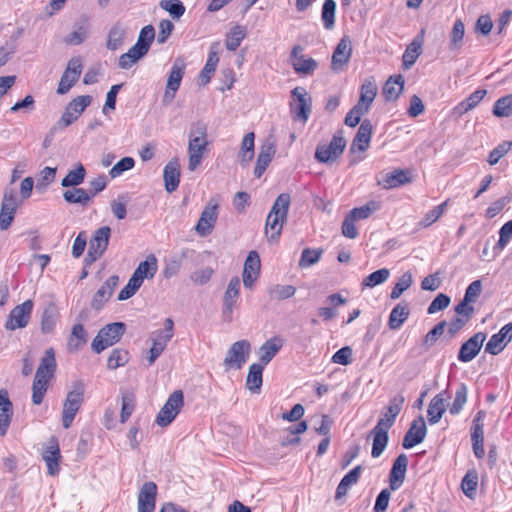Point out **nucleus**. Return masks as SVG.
Here are the masks:
<instances>
[{
    "mask_svg": "<svg viewBox=\"0 0 512 512\" xmlns=\"http://www.w3.org/2000/svg\"><path fill=\"white\" fill-rule=\"evenodd\" d=\"M290 203L291 197L287 193L280 194L274 201L265 224V234L269 242L278 241L283 223L287 220Z\"/></svg>",
    "mask_w": 512,
    "mask_h": 512,
    "instance_id": "nucleus-1",
    "label": "nucleus"
},
{
    "mask_svg": "<svg viewBox=\"0 0 512 512\" xmlns=\"http://www.w3.org/2000/svg\"><path fill=\"white\" fill-rule=\"evenodd\" d=\"M207 127L198 122L192 125L188 136V169L195 171L202 163L207 151Z\"/></svg>",
    "mask_w": 512,
    "mask_h": 512,
    "instance_id": "nucleus-2",
    "label": "nucleus"
},
{
    "mask_svg": "<svg viewBox=\"0 0 512 512\" xmlns=\"http://www.w3.org/2000/svg\"><path fill=\"white\" fill-rule=\"evenodd\" d=\"M84 401V385L80 381L72 384L67 393L62 409V425L65 429L71 427L72 422Z\"/></svg>",
    "mask_w": 512,
    "mask_h": 512,
    "instance_id": "nucleus-3",
    "label": "nucleus"
},
{
    "mask_svg": "<svg viewBox=\"0 0 512 512\" xmlns=\"http://www.w3.org/2000/svg\"><path fill=\"white\" fill-rule=\"evenodd\" d=\"M126 325L123 322H114L105 325L92 341V350L99 354L106 348L117 343L125 333Z\"/></svg>",
    "mask_w": 512,
    "mask_h": 512,
    "instance_id": "nucleus-4",
    "label": "nucleus"
},
{
    "mask_svg": "<svg viewBox=\"0 0 512 512\" xmlns=\"http://www.w3.org/2000/svg\"><path fill=\"white\" fill-rule=\"evenodd\" d=\"M346 147V140L342 132H337L332 137L330 143L319 144L316 147L315 159L320 163H329L337 160Z\"/></svg>",
    "mask_w": 512,
    "mask_h": 512,
    "instance_id": "nucleus-5",
    "label": "nucleus"
},
{
    "mask_svg": "<svg viewBox=\"0 0 512 512\" xmlns=\"http://www.w3.org/2000/svg\"><path fill=\"white\" fill-rule=\"evenodd\" d=\"M183 405V392L181 390H175L169 395L166 403L160 409L156 417V423L161 427L170 425L181 411Z\"/></svg>",
    "mask_w": 512,
    "mask_h": 512,
    "instance_id": "nucleus-6",
    "label": "nucleus"
},
{
    "mask_svg": "<svg viewBox=\"0 0 512 512\" xmlns=\"http://www.w3.org/2000/svg\"><path fill=\"white\" fill-rule=\"evenodd\" d=\"M174 322L171 318H166L164 322V329L156 331L152 334V347L149 350L148 362L152 365L156 359L165 350L168 342L173 337Z\"/></svg>",
    "mask_w": 512,
    "mask_h": 512,
    "instance_id": "nucleus-7",
    "label": "nucleus"
},
{
    "mask_svg": "<svg viewBox=\"0 0 512 512\" xmlns=\"http://www.w3.org/2000/svg\"><path fill=\"white\" fill-rule=\"evenodd\" d=\"M92 97L89 95H82L71 100L61 118L56 124V128L64 129L75 122L83 111L91 104Z\"/></svg>",
    "mask_w": 512,
    "mask_h": 512,
    "instance_id": "nucleus-8",
    "label": "nucleus"
},
{
    "mask_svg": "<svg viewBox=\"0 0 512 512\" xmlns=\"http://www.w3.org/2000/svg\"><path fill=\"white\" fill-rule=\"evenodd\" d=\"M20 204L14 189L5 188L0 209V230L5 231L11 226Z\"/></svg>",
    "mask_w": 512,
    "mask_h": 512,
    "instance_id": "nucleus-9",
    "label": "nucleus"
},
{
    "mask_svg": "<svg viewBox=\"0 0 512 512\" xmlns=\"http://www.w3.org/2000/svg\"><path fill=\"white\" fill-rule=\"evenodd\" d=\"M250 351L251 345L249 341L239 340L234 342L226 353L224 365L227 369H240L247 361Z\"/></svg>",
    "mask_w": 512,
    "mask_h": 512,
    "instance_id": "nucleus-10",
    "label": "nucleus"
},
{
    "mask_svg": "<svg viewBox=\"0 0 512 512\" xmlns=\"http://www.w3.org/2000/svg\"><path fill=\"white\" fill-rule=\"evenodd\" d=\"M33 310V301L26 300L15 306L9 313L5 328L10 331L24 328L28 325Z\"/></svg>",
    "mask_w": 512,
    "mask_h": 512,
    "instance_id": "nucleus-11",
    "label": "nucleus"
},
{
    "mask_svg": "<svg viewBox=\"0 0 512 512\" xmlns=\"http://www.w3.org/2000/svg\"><path fill=\"white\" fill-rule=\"evenodd\" d=\"M291 94L297 101L296 104L291 105L293 119L306 123L312 110V98L303 87L294 88Z\"/></svg>",
    "mask_w": 512,
    "mask_h": 512,
    "instance_id": "nucleus-12",
    "label": "nucleus"
},
{
    "mask_svg": "<svg viewBox=\"0 0 512 512\" xmlns=\"http://www.w3.org/2000/svg\"><path fill=\"white\" fill-rule=\"evenodd\" d=\"M184 73L185 63L180 59L175 60L167 79L166 89L163 96L164 105H169L174 100L176 92L181 85Z\"/></svg>",
    "mask_w": 512,
    "mask_h": 512,
    "instance_id": "nucleus-13",
    "label": "nucleus"
},
{
    "mask_svg": "<svg viewBox=\"0 0 512 512\" xmlns=\"http://www.w3.org/2000/svg\"><path fill=\"white\" fill-rule=\"evenodd\" d=\"M218 202L210 199L203 209L200 218L195 226V231L200 236L209 235L214 229L218 217Z\"/></svg>",
    "mask_w": 512,
    "mask_h": 512,
    "instance_id": "nucleus-14",
    "label": "nucleus"
},
{
    "mask_svg": "<svg viewBox=\"0 0 512 512\" xmlns=\"http://www.w3.org/2000/svg\"><path fill=\"white\" fill-rule=\"evenodd\" d=\"M82 72V62L80 58H72L68 62L67 68L63 73L58 88L57 93L60 95L66 94L71 87L77 82Z\"/></svg>",
    "mask_w": 512,
    "mask_h": 512,
    "instance_id": "nucleus-15",
    "label": "nucleus"
},
{
    "mask_svg": "<svg viewBox=\"0 0 512 512\" xmlns=\"http://www.w3.org/2000/svg\"><path fill=\"white\" fill-rule=\"evenodd\" d=\"M485 339L486 334L483 332H478L470 337L460 347L458 360L464 363L472 361L480 352Z\"/></svg>",
    "mask_w": 512,
    "mask_h": 512,
    "instance_id": "nucleus-16",
    "label": "nucleus"
},
{
    "mask_svg": "<svg viewBox=\"0 0 512 512\" xmlns=\"http://www.w3.org/2000/svg\"><path fill=\"white\" fill-rule=\"evenodd\" d=\"M426 431L427 428L424 418L419 416L411 423L410 428L406 432L402 443L403 447L405 449H411L422 443L426 436Z\"/></svg>",
    "mask_w": 512,
    "mask_h": 512,
    "instance_id": "nucleus-17",
    "label": "nucleus"
},
{
    "mask_svg": "<svg viewBox=\"0 0 512 512\" xmlns=\"http://www.w3.org/2000/svg\"><path fill=\"white\" fill-rule=\"evenodd\" d=\"M372 131L373 127L370 120H363L350 146L349 151L351 154H355L356 152H365L369 148Z\"/></svg>",
    "mask_w": 512,
    "mask_h": 512,
    "instance_id": "nucleus-18",
    "label": "nucleus"
},
{
    "mask_svg": "<svg viewBox=\"0 0 512 512\" xmlns=\"http://www.w3.org/2000/svg\"><path fill=\"white\" fill-rule=\"evenodd\" d=\"M260 257L256 251H250L243 268V284L246 288L251 289L259 277L260 273Z\"/></svg>",
    "mask_w": 512,
    "mask_h": 512,
    "instance_id": "nucleus-19",
    "label": "nucleus"
},
{
    "mask_svg": "<svg viewBox=\"0 0 512 512\" xmlns=\"http://www.w3.org/2000/svg\"><path fill=\"white\" fill-rule=\"evenodd\" d=\"M352 54L351 41L348 37H343L338 42L332 55V70L340 71L349 62Z\"/></svg>",
    "mask_w": 512,
    "mask_h": 512,
    "instance_id": "nucleus-20",
    "label": "nucleus"
},
{
    "mask_svg": "<svg viewBox=\"0 0 512 512\" xmlns=\"http://www.w3.org/2000/svg\"><path fill=\"white\" fill-rule=\"evenodd\" d=\"M42 458L47 465L48 474L55 476L59 473V461L61 458L58 440L56 437H51L48 446L42 454Z\"/></svg>",
    "mask_w": 512,
    "mask_h": 512,
    "instance_id": "nucleus-21",
    "label": "nucleus"
},
{
    "mask_svg": "<svg viewBox=\"0 0 512 512\" xmlns=\"http://www.w3.org/2000/svg\"><path fill=\"white\" fill-rule=\"evenodd\" d=\"M118 282L119 277L117 275L110 276L94 294L91 307L95 310H100L112 296Z\"/></svg>",
    "mask_w": 512,
    "mask_h": 512,
    "instance_id": "nucleus-22",
    "label": "nucleus"
},
{
    "mask_svg": "<svg viewBox=\"0 0 512 512\" xmlns=\"http://www.w3.org/2000/svg\"><path fill=\"white\" fill-rule=\"evenodd\" d=\"M408 466V457L406 454H400L394 461L390 474H389V486L390 489L395 491L399 489L404 480Z\"/></svg>",
    "mask_w": 512,
    "mask_h": 512,
    "instance_id": "nucleus-23",
    "label": "nucleus"
},
{
    "mask_svg": "<svg viewBox=\"0 0 512 512\" xmlns=\"http://www.w3.org/2000/svg\"><path fill=\"white\" fill-rule=\"evenodd\" d=\"M302 47L297 45L295 46L291 51V58H292V66L296 73L298 74H304L309 75L312 74L318 64L317 62L311 58V57H305L304 55L300 54L302 52Z\"/></svg>",
    "mask_w": 512,
    "mask_h": 512,
    "instance_id": "nucleus-24",
    "label": "nucleus"
},
{
    "mask_svg": "<svg viewBox=\"0 0 512 512\" xmlns=\"http://www.w3.org/2000/svg\"><path fill=\"white\" fill-rule=\"evenodd\" d=\"M404 401L405 398L401 394L395 395L391 398L385 412L383 413V417L378 420L377 425L390 429L393 426L396 417L401 412Z\"/></svg>",
    "mask_w": 512,
    "mask_h": 512,
    "instance_id": "nucleus-25",
    "label": "nucleus"
},
{
    "mask_svg": "<svg viewBox=\"0 0 512 512\" xmlns=\"http://www.w3.org/2000/svg\"><path fill=\"white\" fill-rule=\"evenodd\" d=\"M240 287L241 284L239 277L235 276L229 281L223 296V314L225 316L231 317L240 295Z\"/></svg>",
    "mask_w": 512,
    "mask_h": 512,
    "instance_id": "nucleus-26",
    "label": "nucleus"
},
{
    "mask_svg": "<svg viewBox=\"0 0 512 512\" xmlns=\"http://www.w3.org/2000/svg\"><path fill=\"white\" fill-rule=\"evenodd\" d=\"M377 95V85L370 78L366 79L360 87V97L355 106L368 113Z\"/></svg>",
    "mask_w": 512,
    "mask_h": 512,
    "instance_id": "nucleus-27",
    "label": "nucleus"
},
{
    "mask_svg": "<svg viewBox=\"0 0 512 512\" xmlns=\"http://www.w3.org/2000/svg\"><path fill=\"white\" fill-rule=\"evenodd\" d=\"M275 145L272 141H266L261 147L257 157L256 165L254 168V175L257 178H260L265 172L266 168L272 161V158L275 154Z\"/></svg>",
    "mask_w": 512,
    "mask_h": 512,
    "instance_id": "nucleus-28",
    "label": "nucleus"
},
{
    "mask_svg": "<svg viewBox=\"0 0 512 512\" xmlns=\"http://www.w3.org/2000/svg\"><path fill=\"white\" fill-rule=\"evenodd\" d=\"M163 178L167 192L172 193L178 188L180 182V164L177 158L171 159L166 164L163 171Z\"/></svg>",
    "mask_w": 512,
    "mask_h": 512,
    "instance_id": "nucleus-29",
    "label": "nucleus"
},
{
    "mask_svg": "<svg viewBox=\"0 0 512 512\" xmlns=\"http://www.w3.org/2000/svg\"><path fill=\"white\" fill-rule=\"evenodd\" d=\"M110 237L111 228L109 226H102L94 231L88 248L103 256L108 248Z\"/></svg>",
    "mask_w": 512,
    "mask_h": 512,
    "instance_id": "nucleus-30",
    "label": "nucleus"
},
{
    "mask_svg": "<svg viewBox=\"0 0 512 512\" xmlns=\"http://www.w3.org/2000/svg\"><path fill=\"white\" fill-rule=\"evenodd\" d=\"M157 272V259L151 254L146 260L139 263L132 274V278L142 285L144 279H151Z\"/></svg>",
    "mask_w": 512,
    "mask_h": 512,
    "instance_id": "nucleus-31",
    "label": "nucleus"
},
{
    "mask_svg": "<svg viewBox=\"0 0 512 512\" xmlns=\"http://www.w3.org/2000/svg\"><path fill=\"white\" fill-rule=\"evenodd\" d=\"M13 415V405L5 390H0V436H5Z\"/></svg>",
    "mask_w": 512,
    "mask_h": 512,
    "instance_id": "nucleus-32",
    "label": "nucleus"
},
{
    "mask_svg": "<svg viewBox=\"0 0 512 512\" xmlns=\"http://www.w3.org/2000/svg\"><path fill=\"white\" fill-rule=\"evenodd\" d=\"M389 429L381 427L377 425L370 431V436L373 438L371 456L373 458H378L382 455L384 450L387 447L389 437H388Z\"/></svg>",
    "mask_w": 512,
    "mask_h": 512,
    "instance_id": "nucleus-33",
    "label": "nucleus"
},
{
    "mask_svg": "<svg viewBox=\"0 0 512 512\" xmlns=\"http://www.w3.org/2000/svg\"><path fill=\"white\" fill-rule=\"evenodd\" d=\"M283 346V340L279 337H273L267 340L259 348V362L263 366H266L279 352Z\"/></svg>",
    "mask_w": 512,
    "mask_h": 512,
    "instance_id": "nucleus-34",
    "label": "nucleus"
},
{
    "mask_svg": "<svg viewBox=\"0 0 512 512\" xmlns=\"http://www.w3.org/2000/svg\"><path fill=\"white\" fill-rule=\"evenodd\" d=\"M405 80L401 74L392 75L383 87V95L386 101H395L404 90Z\"/></svg>",
    "mask_w": 512,
    "mask_h": 512,
    "instance_id": "nucleus-35",
    "label": "nucleus"
},
{
    "mask_svg": "<svg viewBox=\"0 0 512 512\" xmlns=\"http://www.w3.org/2000/svg\"><path fill=\"white\" fill-rule=\"evenodd\" d=\"M410 315L409 304L407 302L398 303L390 312L388 326L391 330H398L408 319Z\"/></svg>",
    "mask_w": 512,
    "mask_h": 512,
    "instance_id": "nucleus-36",
    "label": "nucleus"
},
{
    "mask_svg": "<svg viewBox=\"0 0 512 512\" xmlns=\"http://www.w3.org/2000/svg\"><path fill=\"white\" fill-rule=\"evenodd\" d=\"M56 370V359L53 348H49L45 351L41 358L40 365L36 370V376L51 379L54 376Z\"/></svg>",
    "mask_w": 512,
    "mask_h": 512,
    "instance_id": "nucleus-37",
    "label": "nucleus"
},
{
    "mask_svg": "<svg viewBox=\"0 0 512 512\" xmlns=\"http://www.w3.org/2000/svg\"><path fill=\"white\" fill-rule=\"evenodd\" d=\"M361 473V465H357L349 473H347L337 486L335 499H340L345 496L348 490L359 481Z\"/></svg>",
    "mask_w": 512,
    "mask_h": 512,
    "instance_id": "nucleus-38",
    "label": "nucleus"
},
{
    "mask_svg": "<svg viewBox=\"0 0 512 512\" xmlns=\"http://www.w3.org/2000/svg\"><path fill=\"white\" fill-rule=\"evenodd\" d=\"M486 94L487 91L485 89H478L474 91L454 108V113L458 116H462L463 114L469 112L482 101Z\"/></svg>",
    "mask_w": 512,
    "mask_h": 512,
    "instance_id": "nucleus-39",
    "label": "nucleus"
},
{
    "mask_svg": "<svg viewBox=\"0 0 512 512\" xmlns=\"http://www.w3.org/2000/svg\"><path fill=\"white\" fill-rule=\"evenodd\" d=\"M410 182L407 173L402 169H396L390 173L385 174L378 184L384 189H391Z\"/></svg>",
    "mask_w": 512,
    "mask_h": 512,
    "instance_id": "nucleus-40",
    "label": "nucleus"
},
{
    "mask_svg": "<svg viewBox=\"0 0 512 512\" xmlns=\"http://www.w3.org/2000/svg\"><path fill=\"white\" fill-rule=\"evenodd\" d=\"M445 402L446 399L443 397V394H438L431 400L427 410L430 424H436L440 421L446 410Z\"/></svg>",
    "mask_w": 512,
    "mask_h": 512,
    "instance_id": "nucleus-41",
    "label": "nucleus"
},
{
    "mask_svg": "<svg viewBox=\"0 0 512 512\" xmlns=\"http://www.w3.org/2000/svg\"><path fill=\"white\" fill-rule=\"evenodd\" d=\"M254 140L255 135L253 132L247 133L242 140L238 152V160L242 166H247L254 157Z\"/></svg>",
    "mask_w": 512,
    "mask_h": 512,
    "instance_id": "nucleus-42",
    "label": "nucleus"
},
{
    "mask_svg": "<svg viewBox=\"0 0 512 512\" xmlns=\"http://www.w3.org/2000/svg\"><path fill=\"white\" fill-rule=\"evenodd\" d=\"M264 368L265 366L260 363H253L249 367L248 375L246 378V386L253 393H257L261 389L262 373Z\"/></svg>",
    "mask_w": 512,
    "mask_h": 512,
    "instance_id": "nucleus-43",
    "label": "nucleus"
},
{
    "mask_svg": "<svg viewBox=\"0 0 512 512\" xmlns=\"http://www.w3.org/2000/svg\"><path fill=\"white\" fill-rule=\"evenodd\" d=\"M63 198L68 203L87 206L91 202L93 195L83 188L74 187L71 190H66L63 193Z\"/></svg>",
    "mask_w": 512,
    "mask_h": 512,
    "instance_id": "nucleus-44",
    "label": "nucleus"
},
{
    "mask_svg": "<svg viewBox=\"0 0 512 512\" xmlns=\"http://www.w3.org/2000/svg\"><path fill=\"white\" fill-rule=\"evenodd\" d=\"M87 342V333L82 324H75L68 341V349L77 352Z\"/></svg>",
    "mask_w": 512,
    "mask_h": 512,
    "instance_id": "nucleus-45",
    "label": "nucleus"
},
{
    "mask_svg": "<svg viewBox=\"0 0 512 512\" xmlns=\"http://www.w3.org/2000/svg\"><path fill=\"white\" fill-rule=\"evenodd\" d=\"M147 53L140 48V45H133L128 52L122 54L119 58V67L122 69L131 68L139 59Z\"/></svg>",
    "mask_w": 512,
    "mask_h": 512,
    "instance_id": "nucleus-46",
    "label": "nucleus"
},
{
    "mask_svg": "<svg viewBox=\"0 0 512 512\" xmlns=\"http://www.w3.org/2000/svg\"><path fill=\"white\" fill-rule=\"evenodd\" d=\"M246 37V29L241 25H235L226 35L225 46L229 51H235Z\"/></svg>",
    "mask_w": 512,
    "mask_h": 512,
    "instance_id": "nucleus-47",
    "label": "nucleus"
},
{
    "mask_svg": "<svg viewBox=\"0 0 512 512\" xmlns=\"http://www.w3.org/2000/svg\"><path fill=\"white\" fill-rule=\"evenodd\" d=\"M86 176L84 166L79 163L75 169L70 170L67 175L62 179L61 185L63 187H76L83 183Z\"/></svg>",
    "mask_w": 512,
    "mask_h": 512,
    "instance_id": "nucleus-48",
    "label": "nucleus"
},
{
    "mask_svg": "<svg viewBox=\"0 0 512 512\" xmlns=\"http://www.w3.org/2000/svg\"><path fill=\"white\" fill-rule=\"evenodd\" d=\"M125 35H126V31L121 25H119V24L114 25L110 29L109 34H108V40H107V44H106L107 48L112 51H115L118 48H120L121 45L123 44Z\"/></svg>",
    "mask_w": 512,
    "mask_h": 512,
    "instance_id": "nucleus-49",
    "label": "nucleus"
},
{
    "mask_svg": "<svg viewBox=\"0 0 512 512\" xmlns=\"http://www.w3.org/2000/svg\"><path fill=\"white\" fill-rule=\"evenodd\" d=\"M50 379L38 377L35 375L32 384V402L35 405H40L46 394L48 382Z\"/></svg>",
    "mask_w": 512,
    "mask_h": 512,
    "instance_id": "nucleus-50",
    "label": "nucleus"
},
{
    "mask_svg": "<svg viewBox=\"0 0 512 512\" xmlns=\"http://www.w3.org/2000/svg\"><path fill=\"white\" fill-rule=\"evenodd\" d=\"M420 54H421V43L416 42V41L411 42L407 46V48L402 56L403 68L405 70L410 69L414 65V63L416 62V60Z\"/></svg>",
    "mask_w": 512,
    "mask_h": 512,
    "instance_id": "nucleus-51",
    "label": "nucleus"
},
{
    "mask_svg": "<svg viewBox=\"0 0 512 512\" xmlns=\"http://www.w3.org/2000/svg\"><path fill=\"white\" fill-rule=\"evenodd\" d=\"M390 276V271L387 268L379 269L371 274H369L367 277H365L362 281V289L364 288H373L379 284L384 283L388 280Z\"/></svg>",
    "mask_w": 512,
    "mask_h": 512,
    "instance_id": "nucleus-52",
    "label": "nucleus"
},
{
    "mask_svg": "<svg viewBox=\"0 0 512 512\" xmlns=\"http://www.w3.org/2000/svg\"><path fill=\"white\" fill-rule=\"evenodd\" d=\"M218 62L219 57L217 53L215 51H210L206 64L200 73V80L203 85H206L210 82L212 74L215 72Z\"/></svg>",
    "mask_w": 512,
    "mask_h": 512,
    "instance_id": "nucleus-53",
    "label": "nucleus"
},
{
    "mask_svg": "<svg viewBox=\"0 0 512 512\" xmlns=\"http://www.w3.org/2000/svg\"><path fill=\"white\" fill-rule=\"evenodd\" d=\"M493 114L497 117L512 115V94L503 96L494 103Z\"/></svg>",
    "mask_w": 512,
    "mask_h": 512,
    "instance_id": "nucleus-54",
    "label": "nucleus"
},
{
    "mask_svg": "<svg viewBox=\"0 0 512 512\" xmlns=\"http://www.w3.org/2000/svg\"><path fill=\"white\" fill-rule=\"evenodd\" d=\"M268 293L272 299L284 300L291 298L296 293V288L293 285H273L268 289Z\"/></svg>",
    "mask_w": 512,
    "mask_h": 512,
    "instance_id": "nucleus-55",
    "label": "nucleus"
},
{
    "mask_svg": "<svg viewBox=\"0 0 512 512\" xmlns=\"http://www.w3.org/2000/svg\"><path fill=\"white\" fill-rule=\"evenodd\" d=\"M465 34V27L462 20L458 19L454 22L451 34L449 47L451 50H458L462 46V40Z\"/></svg>",
    "mask_w": 512,
    "mask_h": 512,
    "instance_id": "nucleus-56",
    "label": "nucleus"
},
{
    "mask_svg": "<svg viewBox=\"0 0 512 512\" xmlns=\"http://www.w3.org/2000/svg\"><path fill=\"white\" fill-rule=\"evenodd\" d=\"M380 209V203L376 201H370L365 205L352 209L349 214L355 220H362L368 218L371 214Z\"/></svg>",
    "mask_w": 512,
    "mask_h": 512,
    "instance_id": "nucleus-57",
    "label": "nucleus"
},
{
    "mask_svg": "<svg viewBox=\"0 0 512 512\" xmlns=\"http://www.w3.org/2000/svg\"><path fill=\"white\" fill-rule=\"evenodd\" d=\"M413 283L412 274L410 272H405L401 275V277L396 282L395 286L393 287L390 298L393 300H396L400 298L402 293L406 291Z\"/></svg>",
    "mask_w": 512,
    "mask_h": 512,
    "instance_id": "nucleus-58",
    "label": "nucleus"
},
{
    "mask_svg": "<svg viewBox=\"0 0 512 512\" xmlns=\"http://www.w3.org/2000/svg\"><path fill=\"white\" fill-rule=\"evenodd\" d=\"M336 2L334 0H325L322 7V20L326 29H332L335 24Z\"/></svg>",
    "mask_w": 512,
    "mask_h": 512,
    "instance_id": "nucleus-59",
    "label": "nucleus"
},
{
    "mask_svg": "<svg viewBox=\"0 0 512 512\" xmlns=\"http://www.w3.org/2000/svg\"><path fill=\"white\" fill-rule=\"evenodd\" d=\"M129 360V353L126 350L114 349L110 353L107 360V367L109 369H117L118 367L124 366Z\"/></svg>",
    "mask_w": 512,
    "mask_h": 512,
    "instance_id": "nucleus-60",
    "label": "nucleus"
},
{
    "mask_svg": "<svg viewBox=\"0 0 512 512\" xmlns=\"http://www.w3.org/2000/svg\"><path fill=\"white\" fill-rule=\"evenodd\" d=\"M155 38V29L152 25H147L143 27L138 36L137 42L135 45L139 46L142 50L148 53L151 43Z\"/></svg>",
    "mask_w": 512,
    "mask_h": 512,
    "instance_id": "nucleus-61",
    "label": "nucleus"
},
{
    "mask_svg": "<svg viewBox=\"0 0 512 512\" xmlns=\"http://www.w3.org/2000/svg\"><path fill=\"white\" fill-rule=\"evenodd\" d=\"M467 395H468V389H467V386L465 384H461L456 393H455V398H454V401L449 409L450 413L452 415H457L460 413V411L462 410L464 404L466 403L467 401Z\"/></svg>",
    "mask_w": 512,
    "mask_h": 512,
    "instance_id": "nucleus-62",
    "label": "nucleus"
},
{
    "mask_svg": "<svg viewBox=\"0 0 512 512\" xmlns=\"http://www.w3.org/2000/svg\"><path fill=\"white\" fill-rule=\"evenodd\" d=\"M322 253V249H304L301 254L299 266L306 268L316 264L320 260Z\"/></svg>",
    "mask_w": 512,
    "mask_h": 512,
    "instance_id": "nucleus-63",
    "label": "nucleus"
},
{
    "mask_svg": "<svg viewBox=\"0 0 512 512\" xmlns=\"http://www.w3.org/2000/svg\"><path fill=\"white\" fill-rule=\"evenodd\" d=\"M477 484V474L475 472H468L462 479L461 483L463 493L470 499H473L476 493Z\"/></svg>",
    "mask_w": 512,
    "mask_h": 512,
    "instance_id": "nucleus-64",
    "label": "nucleus"
}]
</instances>
